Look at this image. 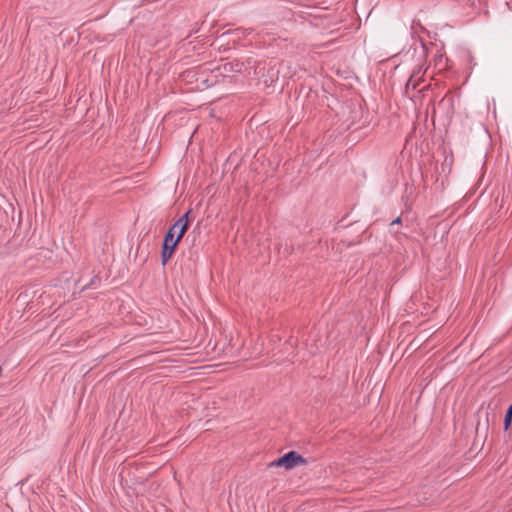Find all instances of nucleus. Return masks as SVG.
<instances>
[{
	"label": "nucleus",
	"mask_w": 512,
	"mask_h": 512,
	"mask_svg": "<svg viewBox=\"0 0 512 512\" xmlns=\"http://www.w3.org/2000/svg\"><path fill=\"white\" fill-rule=\"evenodd\" d=\"M401 222V218L398 217L395 220L392 221L391 225L399 224Z\"/></svg>",
	"instance_id": "5"
},
{
	"label": "nucleus",
	"mask_w": 512,
	"mask_h": 512,
	"mask_svg": "<svg viewBox=\"0 0 512 512\" xmlns=\"http://www.w3.org/2000/svg\"><path fill=\"white\" fill-rule=\"evenodd\" d=\"M179 231H180V228H177L176 229V233H175V237H177L179 235Z\"/></svg>",
	"instance_id": "6"
},
{
	"label": "nucleus",
	"mask_w": 512,
	"mask_h": 512,
	"mask_svg": "<svg viewBox=\"0 0 512 512\" xmlns=\"http://www.w3.org/2000/svg\"><path fill=\"white\" fill-rule=\"evenodd\" d=\"M173 253H174V251L171 250L170 248L168 249L167 247H162L161 260H162L163 265L167 264V262L172 257Z\"/></svg>",
	"instance_id": "3"
},
{
	"label": "nucleus",
	"mask_w": 512,
	"mask_h": 512,
	"mask_svg": "<svg viewBox=\"0 0 512 512\" xmlns=\"http://www.w3.org/2000/svg\"><path fill=\"white\" fill-rule=\"evenodd\" d=\"M191 210L187 211L184 215H182L168 230L164 237L163 247L170 248L175 251L178 243L186 233L189 227V215Z\"/></svg>",
	"instance_id": "1"
},
{
	"label": "nucleus",
	"mask_w": 512,
	"mask_h": 512,
	"mask_svg": "<svg viewBox=\"0 0 512 512\" xmlns=\"http://www.w3.org/2000/svg\"><path fill=\"white\" fill-rule=\"evenodd\" d=\"M511 421H512V404L508 408L506 415H505V419H504V429L505 430H508L510 428Z\"/></svg>",
	"instance_id": "4"
},
{
	"label": "nucleus",
	"mask_w": 512,
	"mask_h": 512,
	"mask_svg": "<svg viewBox=\"0 0 512 512\" xmlns=\"http://www.w3.org/2000/svg\"><path fill=\"white\" fill-rule=\"evenodd\" d=\"M307 464V460L296 451H290L278 459L269 463L268 467H282L285 470H291L297 466Z\"/></svg>",
	"instance_id": "2"
}]
</instances>
